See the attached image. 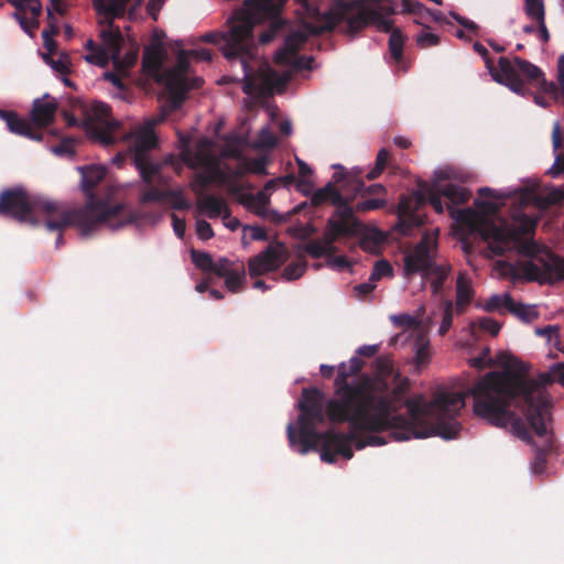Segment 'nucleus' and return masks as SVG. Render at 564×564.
<instances>
[{"label": "nucleus", "mask_w": 564, "mask_h": 564, "mask_svg": "<svg viewBox=\"0 0 564 564\" xmlns=\"http://www.w3.org/2000/svg\"><path fill=\"white\" fill-rule=\"evenodd\" d=\"M336 185L337 184L332 180V182L327 183L324 187L314 192L311 196V205L318 207L329 202L332 205L336 206L335 212H340L344 208H352L349 200L343 196L341 189L336 188Z\"/></svg>", "instance_id": "24"}, {"label": "nucleus", "mask_w": 564, "mask_h": 564, "mask_svg": "<svg viewBox=\"0 0 564 564\" xmlns=\"http://www.w3.org/2000/svg\"><path fill=\"white\" fill-rule=\"evenodd\" d=\"M415 365L417 368L425 366L429 362L430 352L427 344H420L415 351Z\"/></svg>", "instance_id": "58"}, {"label": "nucleus", "mask_w": 564, "mask_h": 564, "mask_svg": "<svg viewBox=\"0 0 564 564\" xmlns=\"http://www.w3.org/2000/svg\"><path fill=\"white\" fill-rule=\"evenodd\" d=\"M57 107L56 100L48 95L33 101L30 117L36 130L41 131L54 122Z\"/></svg>", "instance_id": "21"}, {"label": "nucleus", "mask_w": 564, "mask_h": 564, "mask_svg": "<svg viewBox=\"0 0 564 564\" xmlns=\"http://www.w3.org/2000/svg\"><path fill=\"white\" fill-rule=\"evenodd\" d=\"M0 216L31 226H37L41 216L47 230L66 229L69 219L59 202L31 196L22 188H10L0 194Z\"/></svg>", "instance_id": "6"}, {"label": "nucleus", "mask_w": 564, "mask_h": 564, "mask_svg": "<svg viewBox=\"0 0 564 564\" xmlns=\"http://www.w3.org/2000/svg\"><path fill=\"white\" fill-rule=\"evenodd\" d=\"M171 217H172V224H173V229H174L175 235L178 238H183L185 235V229H186L185 220L183 218H180L175 214H172Z\"/></svg>", "instance_id": "63"}, {"label": "nucleus", "mask_w": 564, "mask_h": 564, "mask_svg": "<svg viewBox=\"0 0 564 564\" xmlns=\"http://www.w3.org/2000/svg\"><path fill=\"white\" fill-rule=\"evenodd\" d=\"M306 23L307 22L304 23L306 32L294 31L285 37L283 46L275 53L274 59L278 64L285 66L293 64L296 53L301 46L306 43L308 35H312L305 26Z\"/></svg>", "instance_id": "22"}, {"label": "nucleus", "mask_w": 564, "mask_h": 564, "mask_svg": "<svg viewBox=\"0 0 564 564\" xmlns=\"http://www.w3.org/2000/svg\"><path fill=\"white\" fill-rule=\"evenodd\" d=\"M301 250L310 254L314 259H319L324 256H329L327 249L318 239H312L300 247Z\"/></svg>", "instance_id": "41"}, {"label": "nucleus", "mask_w": 564, "mask_h": 564, "mask_svg": "<svg viewBox=\"0 0 564 564\" xmlns=\"http://www.w3.org/2000/svg\"><path fill=\"white\" fill-rule=\"evenodd\" d=\"M0 118L6 121L8 129L15 134L41 141L43 139V133L40 130H36L32 127V121H28L18 116L17 112L11 110H2L0 109Z\"/></svg>", "instance_id": "25"}, {"label": "nucleus", "mask_w": 564, "mask_h": 564, "mask_svg": "<svg viewBox=\"0 0 564 564\" xmlns=\"http://www.w3.org/2000/svg\"><path fill=\"white\" fill-rule=\"evenodd\" d=\"M182 160L191 167L209 166L212 164V155L207 149L199 147L196 151H192L188 145L182 151Z\"/></svg>", "instance_id": "29"}, {"label": "nucleus", "mask_w": 564, "mask_h": 564, "mask_svg": "<svg viewBox=\"0 0 564 564\" xmlns=\"http://www.w3.org/2000/svg\"><path fill=\"white\" fill-rule=\"evenodd\" d=\"M281 6L279 7V10L276 13L272 15H265L264 13L254 14L253 22H252V29L256 24L270 21L269 26L260 33L259 35V43L262 45L269 44L276 35L278 33L283 29L285 21L281 18V13L283 11V8L288 0H280ZM254 44V42L252 41Z\"/></svg>", "instance_id": "26"}, {"label": "nucleus", "mask_w": 564, "mask_h": 564, "mask_svg": "<svg viewBox=\"0 0 564 564\" xmlns=\"http://www.w3.org/2000/svg\"><path fill=\"white\" fill-rule=\"evenodd\" d=\"M405 42V36L401 32L399 28H394L389 37V51L392 58L400 63L403 58V46Z\"/></svg>", "instance_id": "35"}, {"label": "nucleus", "mask_w": 564, "mask_h": 564, "mask_svg": "<svg viewBox=\"0 0 564 564\" xmlns=\"http://www.w3.org/2000/svg\"><path fill=\"white\" fill-rule=\"evenodd\" d=\"M508 312L525 323H531L539 317V313L532 305L517 303L510 294H507Z\"/></svg>", "instance_id": "30"}, {"label": "nucleus", "mask_w": 564, "mask_h": 564, "mask_svg": "<svg viewBox=\"0 0 564 564\" xmlns=\"http://www.w3.org/2000/svg\"><path fill=\"white\" fill-rule=\"evenodd\" d=\"M453 311L454 304L451 300H445L443 302V316L441 326L438 328V334L444 336L453 325Z\"/></svg>", "instance_id": "40"}, {"label": "nucleus", "mask_w": 564, "mask_h": 564, "mask_svg": "<svg viewBox=\"0 0 564 564\" xmlns=\"http://www.w3.org/2000/svg\"><path fill=\"white\" fill-rule=\"evenodd\" d=\"M471 326H478L481 330L488 332L492 336H497L501 328V325L490 317H480L473 322Z\"/></svg>", "instance_id": "47"}, {"label": "nucleus", "mask_w": 564, "mask_h": 564, "mask_svg": "<svg viewBox=\"0 0 564 564\" xmlns=\"http://www.w3.org/2000/svg\"><path fill=\"white\" fill-rule=\"evenodd\" d=\"M197 202L196 207L209 218H217L223 216L227 219L230 216V209L221 197L204 194L202 191H196Z\"/></svg>", "instance_id": "28"}, {"label": "nucleus", "mask_w": 564, "mask_h": 564, "mask_svg": "<svg viewBox=\"0 0 564 564\" xmlns=\"http://www.w3.org/2000/svg\"><path fill=\"white\" fill-rule=\"evenodd\" d=\"M162 57L159 52H147L143 56L142 65L144 70L158 83L164 69H162Z\"/></svg>", "instance_id": "33"}, {"label": "nucleus", "mask_w": 564, "mask_h": 564, "mask_svg": "<svg viewBox=\"0 0 564 564\" xmlns=\"http://www.w3.org/2000/svg\"><path fill=\"white\" fill-rule=\"evenodd\" d=\"M167 191H161L155 187H150L147 191H144L141 195V203L142 204H149V203H158L166 199Z\"/></svg>", "instance_id": "52"}, {"label": "nucleus", "mask_w": 564, "mask_h": 564, "mask_svg": "<svg viewBox=\"0 0 564 564\" xmlns=\"http://www.w3.org/2000/svg\"><path fill=\"white\" fill-rule=\"evenodd\" d=\"M473 47L484 58L486 67L488 68L489 74L491 75L494 80L501 85H505V82L501 80L502 70L500 66V58L498 59V67L496 68L494 66L492 59L489 56L488 50L481 43L475 42Z\"/></svg>", "instance_id": "34"}, {"label": "nucleus", "mask_w": 564, "mask_h": 564, "mask_svg": "<svg viewBox=\"0 0 564 564\" xmlns=\"http://www.w3.org/2000/svg\"><path fill=\"white\" fill-rule=\"evenodd\" d=\"M215 181L214 174L210 173H199L196 175L194 183L192 184V189L196 193V191H204L207 186H209Z\"/></svg>", "instance_id": "55"}, {"label": "nucleus", "mask_w": 564, "mask_h": 564, "mask_svg": "<svg viewBox=\"0 0 564 564\" xmlns=\"http://www.w3.org/2000/svg\"><path fill=\"white\" fill-rule=\"evenodd\" d=\"M280 6V0H245L242 8L234 13L227 32H209L202 36L203 42L220 44L229 62H240L243 70L241 88L246 95L271 91L284 85V79L267 63L261 64L257 70L250 66L256 54V45L252 43L253 17L259 13L272 15Z\"/></svg>", "instance_id": "3"}, {"label": "nucleus", "mask_w": 564, "mask_h": 564, "mask_svg": "<svg viewBox=\"0 0 564 564\" xmlns=\"http://www.w3.org/2000/svg\"><path fill=\"white\" fill-rule=\"evenodd\" d=\"M129 0H93L95 10L104 19L99 22L101 25L100 37L102 42L99 48V64L104 65L111 59L113 66L121 63V46L123 37L118 26L113 24L115 19L124 17Z\"/></svg>", "instance_id": "11"}, {"label": "nucleus", "mask_w": 564, "mask_h": 564, "mask_svg": "<svg viewBox=\"0 0 564 564\" xmlns=\"http://www.w3.org/2000/svg\"><path fill=\"white\" fill-rule=\"evenodd\" d=\"M191 258L193 263L204 272H210L214 267V260L210 253L192 249Z\"/></svg>", "instance_id": "39"}, {"label": "nucleus", "mask_w": 564, "mask_h": 564, "mask_svg": "<svg viewBox=\"0 0 564 564\" xmlns=\"http://www.w3.org/2000/svg\"><path fill=\"white\" fill-rule=\"evenodd\" d=\"M241 202L258 216H267V207L270 203V198L264 191H260L256 195H246L241 198Z\"/></svg>", "instance_id": "31"}, {"label": "nucleus", "mask_w": 564, "mask_h": 564, "mask_svg": "<svg viewBox=\"0 0 564 564\" xmlns=\"http://www.w3.org/2000/svg\"><path fill=\"white\" fill-rule=\"evenodd\" d=\"M547 463V449L540 448L536 451L534 459L531 464L532 473L535 475H541L546 469Z\"/></svg>", "instance_id": "50"}, {"label": "nucleus", "mask_w": 564, "mask_h": 564, "mask_svg": "<svg viewBox=\"0 0 564 564\" xmlns=\"http://www.w3.org/2000/svg\"><path fill=\"white\" fill-rule=\"evenodd\" d=\"M325 393L315 387L304 388L301 399L297 403L300 415L297 417V430L290 423L288 425V438L292 446L299 445L300 453L306 454L312 449H316L323 441V432L317 431V426L328 420L326 414Z\"/></svg>", "instance_id": "7"}, {"label": "nucleus", "mask_w": 564, "mask_h": 564, "mask_svg": "<svg viewBox=\"0 0 564 564\" xmlns=\"http://www.w3.org/2000/svg\"><path fill=\"white\" fill-rule=\"evenodd\" d=\"M425 182H420V191L413 192L411 195H402L398 205L399 218L409 226H420L422 219L416 214L417 209L426 202L427 193L424 186Z\"/></svg>", "instance_id": "20"}, {"label": "nucleus", "mask_w": 564, "mask_h": 564, "mask_svg": "<svg viewBox=\"0 0 564 564\" xmlns=\"http://www.w3.org/2000/svg\"><path fill=\"white\" fill-rule=\"evenodd\" d=\"M500 66L502 70L501 80L505 82V86L520 96L530 94L528 86L533 85L552 99L560 87L554 82H547L540 67L521 57L508 58L501 56Z\"/></svg>", "instance_id": "9"}, {"label": "nucleus", "mask_w": 564, "mask_h": 564, "mask_svg": "<svg viewBox=\"0 0 564 564\" xmlns=\"http://www.w3.org/2000/svg\"><path fill=\"white\" fill-rule=\"evenodd\" d=\"M196 234L203 240L214 237V231L210 224L206 220L199 219L196 221Z\"/></svg>", "instance_id": "57"}, {"label": "nucleus", "mask_w": 564, "mask_h": 564, "mask_svg": "<svg viewBox=\"0 0 564 564\" xmlns=\"http://www.w3.org/2000/svg\"><path fill=\"white\" fill-rule=\"evenodd\" d=\"M189 51H181L176 57V65L173 68H166L159 78V84L165 86L171 95L172 105L178 108L189 91L187 73L189 70Z\"/></svg>", "instance_id": "16"}, {"label": "nucleus", "mask_w": 564, "mask_h": 564, "mask_svg": "<svg viewBox=\"0 0 564 564\" xmlns=\"http://www.w3.org/2000/svg\"><path fill=\"white\" fill-rule=\"evenodd\" d=\"M402 9L404 12L415 15H421L423 12L432 14V11L419 1L402 0Z\"/></svg>", "instance_id": "54"}, {"label": "nucleus", "mask_w": 564, "mask_h": 564, "mask_svg": "<svg viewBox=\"0 0 564 564\" xmlns=\"http://www.w3.org/2000/svg\"><path fill=\"white\" fill-rule=\"evenodd\" d=\"M306 268L305 261L291 262L284 268L282 276L288 281L297 280L305 273Z\"/></svg>", "instance_id": "42"}, {"label": "nucleus", "mask_w": 564, "mask_h": 564, "mask_svg": "<svg viewBox=\"0 0 564 564\" xmlns=\"http://www.w3.org/2000/svg\"><path fill=\"white\" fill-rule=\"evenodd\" d=\"M352 3L345 0H335L325 12L315 10L316 23L307 22L306 29L311 34L321 35L333 31L340 22L346 21L347 31L355 34L369 25V9H360L356 14H350Z\"/></svg>", "instance_id": "12"}, {"label": "nucleus", "mask_w": 564, "mask_h": 564, "mask_svg": "<svg viewBox=\"0 0 564 564\" xmlns=\"http://www.w3.org/2000/svg\"><path fill=\"white\" fill-rule=\"evenodd\" d=\"M362 224L354 216L352 208H344L340 212H334V215L327 219L322 239L323 246L329 252L335 254V242L340 237H354L361 232Z\"/></svg>", "instance_id": "15"}, {"label": "nucleus", "mask_w": 564, "mask_h": 564, "mask_svg": "<svg viewBox=\"0 0 564 564\" xmlns=\"http://www.w3.org/2000/svg\"><path fill=\"white\" fill-rule=\"evenodd\" d=\"M43 58L56 73L66 75L70 72L68 58L65 55L59 56L57 59H54L51 55H43Z\"/></svg>", "instance_id": "46"}, {"label": "nucleus", "mask_w": 564, "mask_h": 564, "mask_svg": "<svg viewBox=\"0 0 564 564\" xmlns=\"http://www.w3.org/2000/svg\"><path fill=\"white\" fill-rule=\"evenodd\" d=\"M424 186L426 187V193L431 206L438 214L444 212L442 196L446 197L453 205L465 204L471 196V193L468 189L455 184L440 186L437 183H435L432 185L424 184Z\"/></svg>", "instance_id": "19"}, {"label": "nucleus", "mask_w": 564, "mask_h": 564, "mask_svg": "<svg viewBox=\"0 0 564 564\" xmlns=\"http://www.w3.org/2000/svg\"><path fill=\"white\" fill-rule=\"evenodd\" d=\"M522 249L527 256L533 258L520 267L527 280L540 283L564 280V259L547 250L538 252L533 242L523 245Z\"/></svg>", "instance_id": "14"}, {"label": "nucleus", "mask_w": 564, "mask_h": 564, "mask_svg": "<svg viewBox=\"0 0 564 564\" xmlns=\"http://www.w3.org/2000/svg\"><path fill=\"white\" fill-rule=\"evenodd\" d=\"M451 215L470 231H478L481 238L488 242L489 250L496 256H503L519 241L522 235H527L535 227V223L525 219L520 227L498 226L494 221L484 220L471 208L454 209L448 207Z\"/></svg>", "instance_id": "8"}, {"label": "nucleus", "mask_w": 564, "mask_h": 564, "mask_svg": "<svg viewBox=\"0 0 564 564\" xmlns=\"http://www.w3.org/2000/svg\"><path fill=\"white\" fill-rule=\"evenodd\" d=\"M236 264L226 258H220L218 261H214L210 272L215 273L218 278H225L236 269Z\"/></svg>", "instance_id": "49"}, {"label": "nucleus", "mask_w": 564, "mask_h": 564, "mask_svg": "<svg viewBox=\"0 0 564 564\" xmlns=\"http://www.w3.org/2000/svg\"><path fill=\"white\" fill-rule=\"evenodd\" d=\"M128 156L139 171L142 181L151 185L154 177L160 173V164L153 163L151 160V151L158 147L153 124L145 123L133 129L128 134Z\"/></svg>", "instance_id": "13"}, {"label": "nucleus", "mask_w": 564, "mask_h": 564, "mask_svg": "<svg viewBox=\"0 0 564 564\" xmlns=\"http://www.w3.org/2000/svg\"><path fill=\"white\" fill-rule=\"evenodd\" d=\"M562 173L564 174V153H558L555 156L553 166L547 171V174H550L553 177H556Z\"/></svg>", "instance_id": "61"}, {"label": "nucleus", "mask_w": 564, "mask_h": 564, "mask_svg": "<svg viewBox=\"0 0 564 564\" xmlns=\"http://www.w3.org/2000/svg\"><path fill=\"white\" fill-rule=\"evenodd\" d=\"M369 24H373L378 31L384 32V33H391V31L394 29L392 28L393 21L386 19V17L376 9H369Z\"/></svg>", "instance_id": "38"}, {"label": "nucleus", "mask_w": 564, "mask_h": 564, "mask_svg": "<svg viewBox=\"0 0 564 564\" xmlns=\"http://www.w3.org/2000/svg\"><path fill=\"white\" fill-rule=\"evenodd\" d=\"M86 129L104 144H113L116 138L112 131L119 126L111 117V108L105 102L95 101L91 104L87 117Z\"/></svg>", "instance_id": "17"}, {"label": "nucleus", "mask_w": 564, "mask_h": 564, "mask_svg": "<svg viewBox=\"0 0 564 564\" xmlns=\"http://www.w3.org/2000/svg\"><path fill=\"white\" fill-rule=\"evenodd\" d=\"M387 200L384 198H368L361 202H358L355 207H352L354 213H366L369 210H376L386 207Z\"/></svg>", "instance_id": "45"}, {"label": "nucleus", "mask_w": 564, "mask_h": 564, "mask_svg": "<svg viewBox=\"0 0 564 564\" xmlns=\"http://www.w3.org/2000/svg\"><path fill=\"white\" fill-rule=\"evenodd\" d=\"M564 197V193L560 189H552L544 196H536L535 200L541 207H547L560 203Z\"/></svg>", "instance_id": "51"}, {"label": "nucleus", "mask_w": 564, "mask_h": 564, "mask_svg": "<svg viewBox=\"0 0 564 564\" xmlns=\"http://www.w3.org/2000/svg\"><path fill=\"white\" fill-rule=\"evenodd\" d=\"M474 297V290L471 288V282L468 278H466L463 273L457 276L456 281V300L457 304L465 302L470 304Z\"/></svg>", "instance_id": "36"}, {"label": "nucleus", "mask_w": 564, "mask_h": 564, "mask_svg": "<svg viewBox=\"0 0 564 564\" xmlns=\"http://www.w3.org/2000/svg\"><path fill=\"white\" fill-rule=\"evenodd\" d=\"M78 172L82 176V189L87 196V202L83 207L68 208L59 202V207L65 214L69 215L68 227H77L83 236L89 235L100 225L109 224L112 227L121 226L115 224L120 217L123 205L113 203L108 198H100L95 193V187L102 182L106 175V169L101 165L79 166Z\"/></svg>", "instance_id": "5"}, {"label": "nucleus", "mask_w": 564, "mask_h": 564, "mask_svg": "<svg viewBox=\"0 0 564 564\" xmlns=\"http://www.w3.org/2000/svg\"><path fill=\"white\" fill-rule=\"evenodd\" d=\"M165 3V0H149V3L147 6L148 13L150 17L156 21L159 17V12L162 9L163 4Z\"/></svg>", "instance_id": "64"}, {"label": "nucleus", "mask_w": 564, "mask_h": 564, "mask_svg": "<svg viewBox=\"0 0 564 564\" xmlns=\"http://www.w3.org/2000/svg\"><path fill=\"white\" fill-rule=\"evenodd\" d=\"M288 259L283 243L269 245L262 252L248 260V270L251 278H257L278 270Z\"/></svg>", "instance_id": "18"}, {"label": "nucleus", "mask_w": 564, "mask_h": 564, "mask_svg": "<svg viewBox=\"0 0 564 564\" xmlns=\"http://www.w3.org/2000/svg\"><path fill=\"white\" fill-rule=\"evenodd\" d=\"M555 380V366L550 372H541L536 380L511 371H490L465 391L447 392L451 398L460 397L474 400V413L497 427L511 425L514 432L528 434L523 421L510 410L512 404L521 408L525 420L540 437L547 434L546 423L551 421V401L542 389Z\"/></svg>", "instance_id": "2"}, {"label": "nucleus", "mask_w": 564, "mask_h": 564, "mask_svg": "<svg viewBox=\"0 0 564 564\" xmlns=\"http://www.w3.org/2000/svg\"><path fill=\"white\" fill-rule=\"evenodd\" d=\"M393 268L387 260H379L375 263L373 270L370 274V281L377 282L382 278L392 276Z\"/></svg>", "instance_id": "43"}, {"label": "nucleus", "mask_w": 564, "mask_h": 564, "mask_svg": "<svg viewBox=\"0 0 564 564\" xmlns=\"http://www.w3.org/2000/svg\"><path fill=\"white\" fill-rule=\"evenodd\" d=\"M364 367L359 357L350 358L349 362H341L334 381L335 398L326 404L328 420H348L351 412L360 414L369 403H377L383 409L384 402L405 401L409 391L408 379H402L395 387L390 388L383 378L372 379L362 375L356 382H349V378L358 375Z\"/></svg>", "instance_id": "4"}, {"label": "nucleus", "mask_w": 564, "mask_h": 564, "mask_svg": "<svg viewBox=\"0 0 564 564\" xmlns=\"http://www.w3.org/2000/svg\"><path fill=\"white\" fill-rule=\"evenodd\" d=\"M389 159H390V152L384 148L381 149L377 154L373 169H371L367 173L366 177L369 181L378 178L382 174L384 169L387 167Z\"/></svg>", "instance_id": "37"}, {"label": "nucleus", "mask_w": 564, "mask_h": 564, "mask_svg": "<svg viewBox=\"0 0 564 564\" xmlns=\"http://www.w3.org/2000/svg\"><path fill=\"white\" fill-rule=\"evenodd\" d=\"M327 264L338 270H345L349 268V262L345 256H327Z\"/></svg>", "instance_id": "60"}, {"label": "nucleus", "mask_w": 564, "mask_h": 564, "mask_svg": "<svg viewBox=\"0 0 564 564\" xmlns=\"http://www.w3.org/2000/svg\"><path fill=\"white\" fill-rule=\"evenodd\" d=\"M463 408L462 398H451L447 392L440 393L432 401H426L420 394L405 401L384 402L383 409H379L377 403H369L360 414H349L348 420H328L332 423H348L349 432H323V441L318 445L321 458L328 464L335 463L337 455L351 459V444L359 451L368 446L366 437L359 432L391 431L393 440L398 442L433 435L444 440L455 438L462 429L456 417Z\"/></svg>", "instance_id": "1"}, {"label": "nucleus", "mask_w": 564, "mask_h": 564, "mask_svg": "<svg viewBox=\"0 0 564 564\" xmlns=\"http://www.w3.org/2000/svg\"><path fill=\"white\" fill-rule=\"evenodd\" d=\"M376 366H377V370H378L379 375L382 377H388L392 372V364L387 358H382V357L378 358L376 360Z\"/></svg>", "instance_id": "62"}, {"label": "nucleus", "mask_w": 564, "mask_h": 564, "mask_svg": "<svg viewBox=\"0 0 564 564\" xmlns=\"http://www.w3.org/2000/svg\"><path fill=\"white\" fill-rule=\"evenodd\" d=\"M225 286L231 293H238L243 289L246 282V270L243 263H237L234 269L225 278Z\"/></svg>", "instance_id": "32"}, {"label": "nucleus", "mask_w": 564, "mask_h": 564, "mask_svg": "<svg viewBox=\"0 0 564 564\" xmlns=\"http://www.w3.org/2000/svg\"><path fill=\"white\" fill-rule=\"evenodd\" d=\"M507 294L508 293H505L503 295L495 294L490 296L485 303L484 310L488 313L499 311L502 307L508 310Z\"/></svg>", "instance_id": "48"}, {"label": "nucleus", "mask_w": 564, "mask_h": 564, "mask_svg": "<svg viewBox=\"0 0 564 564\" xmlns=\"http://www.w3.org/2000/svg\"><path fill=\"white\" fill-rule=\"evenodd\" d=\"M337 170L333 175V181L344 192H351L354 195L361 193L365 187L362 180V169L352 167L345 170L341 165H334Z\"/></svg>", "instance_id": "23"}, {"label": "nucleus", "mask_w": 564, "mask_h": 564, "mask_svg": "<svg viewBox=\"0 0 564 564\" xmlns=\"http://www.w3.org/2000/svg\"><path fill=\"white\" fill-rule=\"evenodd\" d=\"M167 198L171 200V205L174 209L186 210L191 207V204L181 192L167 191L166 199Z\"/></svg>", "instance_id": "53"}, {"label": "nucleus", "mask_w": 564, "mask_h": 564, "mask_svg": "<svg viewBox=\"0 0 564 564\" xmlns=\"http://www.w3.org/2000/svg\"><path fill=\"white\" fill-rule=\"evenodd\" d=\"M416 43L422 48L435 46L440 43V36L433 33L422 32L417 35Z\"/></svg>", "instance_id": "56"}, {"label": "nucleus", "mask_w": 564, "mask_h": 564, "mask_svg": "<svg viewBox=\"0 0 564 564\" xmlns=\"http://www.w3.org/2000/svg\"><path fill=\"white\" fill-rule=\"evenodd\" d=\"M437 240L429 235H423L413 250L404 256V273L406 276L421 273L425 279H431L433 294L442 292L444 282L449 274V267L437 264Z\"/></svg>", "instance_id": "10"}, {"label": "nucleus", "mask_w": 564, "mask_h": 564, "mask_svg": "<svg viewBox=\"0 0 564 564\" xmlns=\"http://www.w3.org/2000/svg\"><path fill=\"white\" fill-rule=\"evenodd\" d=\"M54 12L59 15H65L67 12V4L63 0H50V7L47 8V21L50 29H45L42 32L44 46L48 51L47 55H52L54 53L56 43L53 40V36L58 34L59 31L56 25Z\"/></svg>", "instance_id": "27"}, {"label": "nucleus", "mask_w": 564, "mask_h": 564, "mask_svg": "<svg viewBox=\"0 0 564 564\" xmlns=\"http://www.w3.org/2000/svg\"><path fill=\"white\" fill-rule=\"evenodd\" d=\"M525 14L535 21L545 19L544 4L542 0H524Z\"/></svg>", "instance_id": "44"}, {"label": "nucleus", "mask_w": 564, "mask_h": 564, "mask_svg": "<svg viewBox=\"0 0 564 564\" xmlns=\"http://www.w3.org/2000/svg\"><path fill=\"white\" fill-rule=\"evenodd\" d=\"M29 11L32 17H33V24L36 26L37 25V21L36 19L41 15L42 13V4L40 2V0H28L25 2V10L23 12H26Z\"/></svg>", "instance_id": "59"}]
</instances>
